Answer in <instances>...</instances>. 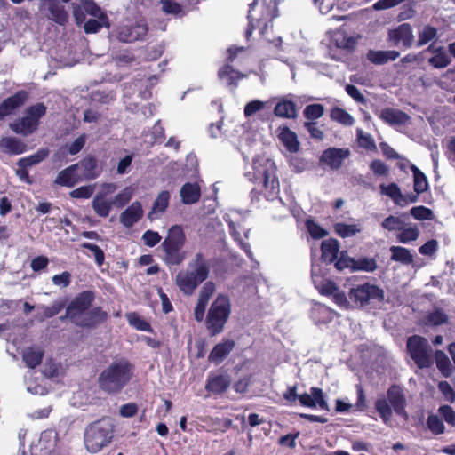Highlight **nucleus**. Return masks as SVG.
<instances>
[{
    "label": "nucleus",
    "mask_w": 455,
    "mask_h": 455,
    "mask_svg": "<svg viewBox=\"0 0 455 455\" xmlns=\"http://www.w3.org/2000/svg\"><path fill=\"white\" fill-rule=\"evenodd\" d=\"M438 411L448 425L455 426V411L451 406L442 405L439 407Z\"/></svg>",
    "instance_id": "64"
},
{
    "label": "nucleus",
    "mask_w": 455,
    "mask_h": 455,
    "mask_svg": "<svg viewBox=\"0 0 455 455\" xmlns=\"http://www.w3.org/2000/svg\"><path fill=\"white\" fill-rule=\"evenodd\" d=\"M116 189L115 183H103L100 186V190L92 201V207L99 217L106 218L109 215L113 207L112 195Z\"/></svg>",
    "instance_id": "13"
},
{
    "label": "nucleus",
    "mask_w": 455,
    "mask_h": 455,
    "mask_svg": "<svg viewBox=\"0 0 455 455\" xmlns=\"http://www.w3.org/2000/svg\"><path fill=\"white\" fill-rule=\"evenodd\" d=\"M218 76L220 80L225 81L228 86H232L233 90H235L238 85V80L243 78L245 76L234 69V68L228 63L219 69Z\"/></svg>",
    "instance_id": "30"
},
{
    "label": "nucleus",
    "mask_w": 455,
    "mask_h": 455,
    "mask_svg": "<svg viewBox=\"0 0 455 455\" xmlns=\"http://www.w3.org/2000/svg\"><path fill=\"white\" fill-rule=\"evenodd\" d=\"M235 343L233 339H224L221 342L216 344L212 349L208 360L215 365L220 364L233 351Z\"/></svg>",
    "instance_id": "22"
},
{
    "label": "nucleus",
    "mask_w": 455,
    "mask_h": 455,
    "mask_svg": "<svg viewBox=\"0 0 455 455\" xmlns=\"http://www.w3.org/2000/svg\"><path fill=\"white\" fill-rule=\"evenodd\" d=\"M410 212L411 215L417 220H431L434 219L433 211L423 205L414 206Z\"/></svg>",
    "instance_id": "52"
},
{
    "label": "nucleus",
    "mask_w": 455,
    "mask_h": 455,
    "mask_svg": "<svg viewBox=\"0 0 455 455\" xmlns=\"http://www.w3.org/2000/svg\"><path fill=\"white\" fill-rule=\"evenodd\" d=\"M437 29L430 25H426L421 31L419 32V39L416 45L421 47L429 42L436 39Z\"/></svg>",
    "instance_id": "46"
},
{
    "label": "nucleus",
    "mask_w": 455,
    "mask_h": 455,
    "mask_svg": "<svg viewBox=\"0 0 455 455\" xmlns=\"http://www.w3.org/2000/svg\"><path fill=\"white\" fill-rule=\"evenodd\" d=\"M254 183L260 187L253 188L251 192L252 200H259L263 195L267 201H274L280 193L279 180L276 176V167L273 162L267 160L260 167L254 166Z\"/></svg>",
    "instance_id": "7"
},
{
    "label": "nucleus",
    "mask_w": 455,
    "mask_h": 455,
    "mask_svg": "<svg viewBox=\"0 0 455 455\" xmlns=\"http://www.w3.org/2000/svg\"><path fill=\"white\" fill-rule=\"evenodd\" d=\"M141 239L145 245L148 247H154L160 243L162 237L156 231L147 230L142 235Z\"/></svg>",
    "instance_id": "62"
},
{
    "label": "nucleus",
    "mask_w": 455,
    "mask_h": 455,
    "mask_svg": "<svg viewBox=\"0 0 455 455\" xmlns=\"http://www.w3.org/2000/svg\"><path fill=\"white\" fill-rule=\"evenodd\" d=\"M115 426L110 419L103 418L89 424L84 435L85 449L90 453H97L113 440Z\"/></svg>",
    "instance_id": "8"
},
{
    "label": "nucleus",
    "mask_w": 455,
    "mask_h": 455,
    "mask_svg": "<svg viewBox=\"0 0 455 455\" xmlns=\"http://www.w3.org/2000/svg\"><path fill=\"white\" fill-rule=\"evenodd\" d=\"M391 260L400 262L405 265L413 262V256L410 250L402 246H391Z\"/></svg>",
    "instance_id": "39"
},
{
    "label": "nucleus",
    "mask_w": 455,
    "mask_h": 455,
    "mask_svg": "<svg viewBox=\"0 0 455 455\" xmlns=\"http://www.w3.org/2000/svg\"><path fill=\"white\" fill-rule=\"evenodd\" d=\"M47 10V20L60 25L66 26L68 22V12L60 0H46L42 5Z\"/></svg>",
    "instance_id": "17"
},
{
    "label": "nucleus",
    "mask_w": 455,
    "mask_h": 455,
    "mask_svg": "<svg viewBox=\"0 0 455 455\" xmlns=\"http://www.w3.org/2000/svg\"><path fill=\"white\" fill-rule=\"evenodd\" d=\"M109 28V20L108 15H101L100 19H89L84 22V30L86 34L97 33L102 28Z\"/></svg>",
    "instance_id": "41"
},
{
    "label": "nucleus",
    "mask_w": 455,
    "mask_h": 455,
    "mask_svg": "<svg viewBox=\"0 0 455 455\" xmlns=\"http://www.w3.org/2000/svg\"><path fill=\"white\" fill-rule=\"evenodd\" d=\"M410 169L413 174V188L417 194H422L428 188L427 176L415 165L411 164Z\"/></svg>",
    "instance_id": "37"
},
{
    "label": "nucleus",
    "mask_w": 455,
    "mask_h": 455,
    "mask_svg": "<svg viewBox=\"0 0 455 455\" xmlns=\"http://www.w3.org/2000/svg\"><path fill=\"white\" fill-rule=\"evenodd\" d=\"M214 292L215 284L213 282H206L203 285L199 292V297L196 305L194 308V317L196 322L200 323L204 320L209 300Z\"/></svg>",
    "instance_id": "18"
},
{
    "label": "nucleus",
    "mask_w": 455,
    "mask_h": 455,
    "mask_svg": "<svg viewBox=\"0 0 455 455\" xmlns=\"http://www.w3.org/2000/svg\"><path fill=\"white\" fill-rule=\"evenodd\" d=\"M406 395L401 386L393 384L387 390V395H379L374 402V408L382 422L389 426L393 411L404 420L409 419L406 411Z\"/></svg>",
    "instance_id": "3"
},
{
    "label": "nucleus",
    "mask_w": 455,
    "mask_h": 455,
    "mask_svg": "<svg viewBox=\"0 0 455 455\" xmlns=\"http://www.w3.org/2000/svg\"><path fill=\"white\" fill-rule=\"evenodd\" d=\"M427 320L428 323L435 326H438L447 323L448 316L442 310L436 309L428 314V315L427 316Z\"/></svg>",
    "instance_id": "60"
},
{
    "label": "nucleus",
    "mask_w": 455,
    "mask_h": 455,
    "mask_svg": "<svg viewBox=\"0 0 455 455\" xmlns=\"http://www.w3.org/2000/svg\"><path fill=\"white\" fill-rule=\"evenodd\" d=\"M335 232L342 238L350 237L360 232V229L355 224H346L339 222L334 225Z\"/></svg>",
    "instance_id": "49"
},
{
    "label": "nucleus",
    "mask_w": 455,
    "mask_h": 455,
    "mask_svg": "<svg viewBox=\"0 0 455 455\" xmlns=\"http://www.w3.org/2000/svg\"><path fill=\"white\" fill-rule=\"evenodd\" d=\"M135 365L126 357L111 362L99 375L100 388L108 394L116 395L134 377Z\"/></svg>",
    "instance_id": "2"
},
{
    "label": "nucleus",
    "mask_w": 455,
    "mask_h": 455,
    "mask_svg": "<svg viewBox=\"0 0 455 455\" xmlns=\"http://www.w3.org/2000/svg\"><path fill=\"white\" fill-rule=\"evenodd\" d=\"M210 270L209 261L202 252H197L189 261L188 269L177 274L176 284L183 294L190 296L209 277Z\"/></svg>",
    "instance_id": "4"
},
{
    "label": "nucleus",
    "mask_w": 455,
    "mask_h": 455,
    "mask_svg": "<svg viewBox=\"0 0 455 455\" xmlns=\"http://www.w3.org/2000/svg\"><path fill=\"white\" fill-rule=\"evenodd\" d=\"M401 230V233L397 235V239L402 243H408L415 241L419 235V231L417 227H410L407 228H403Z\"/></svg>",
    "instance_id": "54"
},
{
    "label": "nucleus",
    "mask_w": 455,
    "mask_h": 455,
    "mask_svg": "<svg viewBox=\"0 0 455 455\" xmlns=\"http://www.w3.org/2000/svg\"><path fill=\"white\" fill-rule=\"evenodd\" d=\"M29 94L25 90H20L13 95L4 99L0 103V120L14 113V111L22 107L28 100Z\"/></svg>",
    "instance_id": "16"
},
{
    "label": "nucleus",
    "mask_w": 455,
    "mask_h": 455,
    "mask_svg": "<svg viewBox=\"0 0 455 455\" xmlns=\"http://www.w3.org/2000/svg\"><path fill=\"white\" fill-rule=\"evenodd\" d=\"M81 246L84 249L89 250L92 253L95 262L99 267H101L104 264L105 254L103 250L100 246L90 243H83Z\"/></svg>",
    "instance_id": "56"
},
{
    "label": "nucleus",
    "mask_w": 455,
    "mask_h": 455,
    "mask_svg": "<svg viewBox=\"0 0 455 455\" xmlns=\"http://www.w3.org/2000/svg\"><path fill=\"white\" fill-rule=\"evenodd\" d=\"M50 150L47 148H39L35 154L22 157L18 160L19 167H31L44 161L49 156Z\"/></svg>",
    "instance_id": "36"
},
{
    "label": "nucleus",
    "mask_w": 455,
    "mask_h": 455,
    "mask_svg": "<svg viewBox=\"0 0 455 455\" xmlns=\"http://www.w3.org/2000/svg\"><path fill=\"white\" fill-rule=\"evenodd\" d=\"M427 428L432 434L438 435L444 433L445 427L443 420L435 414H430L427 419Z\"/></svg>",
    "instance_id": "51"
},
{
    "label": "nucleus",
    "mask_w": 455,
    "mask_h": 455,
    "mask_svg": "<svg viewBox=\"0 0 455 455\" xmlns=\"http://www.w3.org/2000/svg\"><path fill=\"white\" fill-rule=\"evenodd\" d=\"M350 150L347 148H329L323 151L320 162L331 170H339L345 159L350 156Z\"/></svg>",
    "instance_id": "14"
},
{
    "label": "nucleus",
    "mask_w": 455,
    "mask_h": 455,
    "mask_svg": "<svg viewBox=\"0 0 455 455\" xmlns=\"http://www.w3.org/2000/svg\"><path fill=\"white\" fill-rule=\"evenodd\" d=\"M170 202V193L167 190L161 191L156 196L153 203L151 211L148 214V218L150 220H154L157 218L158 213L165 212Z\"/></svg>",
    "instance_id": "34"
},
{
    "label": "nucleus",
    "mask_w": 455,
    "mask_h": 455,
    "mask_svg": "<svg viewBox=\"0 0 455 455\" xmlns=\"http://www.w3.org/2000/svg\"><path fill=\"white\" fill-rule=\"evenodd\" d=\"M379 117L386 124L389 125H404L407 124L410 120L411 116L405 113L404 111L398 109V108H383Z\"/></svg>",
    "instance_id": "23"
},
{
    "label": "nucleus",
    "mask_w": 455,
    "mask_h": 455,
    "mask_svg": "<svg viewBox=\"0 0 455 455\" xmlns=\"http://www.w3.org/2000/svg\"><path fill=\"white\" fill-rule=\"evenodd\" d=\"M185 243L186 235L182 227L172 226L160 245L161 259L166 266L177 267L183 263L187 258V252L184 250Z\"/></svg>",
    "instance_id": "6"
},
{
    "label": "nucleus",
    "mask_w": 455,
    "mask_h": 455,
    "mask_svg": "<svg viewBox=\"0 0 455 455\" xmlns=\"http://www.w3.org/2000/svg\"><path fill=\"white\" fill-rule=\"evenodd\" d=\"M307 229L313 239H321L328 235L322 226L316 223L314 220L308 219L305 222Z\"/></svg>",
    "instance_id": "50"
},
{
    "label": "nucleus",
    "mask_w": 455,
    "mask_h": 455,
    "mask_svg": "<svg viewBox=\"0 0 455 455\" xmlns=\"http://www.w3.org/2000/svg\"><path fill=\"white\" fill-rule=\"evenodd\" d=\"M162 11L165 14L178 15L182 12V6L174 0H161Z\"/></svg>",
    "instance_id": "59"
},
{
    "label": "nucleus",
    "mask_w": 455,
    "mask_h": 455,
    "mask_svg": "<svg viewBox=\"0 0 455 455\" xmlns=\"http://www.w3.org/2000/svg\"><path fill=\"white\" fill-rule=\"evenodd\" d=\"M388 36L395 45H398L402 43L403 46L408 49L413 44L414 36L412 34L411 26L409 23H403L396 28L390 30Z\"/></svg>",
    "instance_id": "20"
},
{
    "label": "nucleus",
    "mask_w": 455,
    "mask_h": 455,
    "mask_svg": "<svg viewBox=\"0 0 455 455\" xmlns=\"http://www.w3.org/2000/svg\"><path fill=\"white\" fill-rule=\"evenodd\" d=\"M230 385L231 379L229 375L210 373L206 380L205 389L213 395H222Z\"/></svg>",
    "instance_id": "21"
},
{
    "label": "nucleus",
    "mask_w": 455,
    "mask_h": 455,
    "mask_svg": "<svg viewBox=\"0 0 455 455\" xmlns=\"http://www.w3.org/2000/svg\"><path fill=\"white\" fill-rule=\"evenodd\" d=\"M132 196V191L130 188H125L120 193L112 197L113 206H116L118 209L123 208L126 205Z\"/></svg>",
    "instance_id": "53"
},
{
    "label": "nucleus",
    "mask_w": 455,
    "mask_h": 455,
    "mask_svg": "<svg viewBox=\"0 0 455 455\" xmlns=\"http://www.w3.org/2000/svg\"><path fill=\"white\" fill-rule=\"evenodd\" d=\"M77 170L78 164H73L69 165L58 173L54 182L62 187L73 188L82 180V177L77 172Z\"/></svg>",
    "instance_id": "25"
},
{
    "label": "nucleus",
    "mask_w": 455,
    "mask_h": 455,
    "mask_svg": "<svg viewBox=\"0 0 455 455\" xmlns=\"http://www.w3.org/2000/svg\"><path fill=\"white\" fill-rule=\"evenodd\" d=\"M406 347L411 358L419 369L432 366V348L426 338L412 335L407 339Z\"/></svg>",
    "instance_id": "11"
},
{
    "label": "nucleus",
    "mask_w": 455,
    "mask_h": 455,
    "mask_svg": "<svg viewBox=\"0 0 455 455\" xmlns=\"http://www.w3.org/2000/svg\"><path fill=\"white\" fill-rule=\"evenodd\" d=\"M357 140L359 145L367 150L376 149V145L372 137L370 134H363L362 130L357 131Z\"/></svg>",
    "instance_id": "63"
},
{
    "label": "nucleus",
    "mask_w": 455,
    "mask_h": 455,
    "mask_svg": "<svg viewBox=\"0 0 455 455\" xmlns=\"http://www.w3.org/2000/svg\"><path fill=\"white\" fill-rule=\"evenodd\" d=\"M377 262L373 258H359L357 259H354L353 262V271H366V272H373L377 268Z\"/></svg>",
    "instance_id": "47"
},
{
    "label": "nucleus",
    "mask_w": 455,
    "mask_h": 455,
    "mask_svg": "<svg viewBox=\"0 0 455 455\" xmlns=\"http://www.w3.org/2000/svg\"><path fill=\"white\" fill-rule=\"evenodd\" d=\"M143 216L141 204L138 201L133 202L121 214L120 222L126 228L132 227Z\"/></svg>",
    "instance_id": "26"
},
{
    "label": "nucleus",
    "mask_w": 455,
    "mask_h": 455,
    "mask_svg": "<svg viewBox=\"0 0 455 455\" xmlns=\"http://www.w3.org/2000/svg\"><path fill=\"white\" fill-rule=\"evenodd\" d=\"M44 355V352L43 349L30 347L23 351L22 359L27 367L35 369L42 363Z\"/></svg>",
    "instance_id": "35"
},
{
    "label": "nucleus",
    "mask_w": 455,
    "mask_h": 455,
    "mask_svg": "<svg viewBox=\"0 0 455 455\" xmlns=\"http://www.w3.org/2000/svg\"><path fill=\"white\" fill-rule=\"evenodd\" d=\"M146 22L140 21L131 26L121 27L117 32V39L124 43H133L143 39L148 34Z\"/></svg>",
    "instance_id": "15"
},
{
    "label": "nucleus",
    "mask_w": 455,
    "mask_h": 455,
    "mask_svg": "<svg viewBox=\"0 0 455 455\" xmlns=\"http://www.w3.org/2000/svg\"><path fill=\"white\" fill-rule=\"evenodd\" d=\"M47 108L42 102L31 105L26 110V115L39 124V119L45 116Z\"/></svg>",
    "instance_id": "55"
},
{
    "label": "nucleus",
    "mask_w": 455,
    "mask_h": 455,
    "mask_svg": "<svg viewBox=\"0 0 455 455\" xmlns=\"http://www.w3.org/2000/svg\"><path fill=\"white\" fill-rule=\"evenodd\" d=\"M126 319L130 326L137 331L154 332L151 324L136 312L126 314Z\"/></svg>",
    "instance_id": "38"
},
{
    "label": "nucleus",
    "mask_w": 455,
    "mask_h": 455,
    "mask_svg": "<svg viewBox=\"0 0 455 455\" xmlns=\"http://www.w3.org/2000/svg\"><path fill=\"white\" fill-rule=\"evenodd\" d=\"M323 114L324 106L320 103L309 104L303 110V116L309 120L308 122H314V120L322 117Z\"/></svg>",
    "instance_id": "48"
},
{
    "label": "nucleus",
    "mask_w": 455,
    "mask_h": 455,
    "mask_svg": "<svg viewBox=\"0 0 455 455\" xmlns=\"http://www.w3.org/2000/svg\"><path fill=\"white\" fill-rule=\"evenodd\" d=\"M277 16L278 7L275 1L253 0L249 4L247 15L249 23L245 30L246 39L249 40L252 32L256 29L259 30L261 36H264L267 31L268 26Z\"/></svg>",
    "instance_id": "5"
},
{
    "label": "nucleus",
    "mask_w": 455,
    "mask_h": 455,
    "mask_svg": "<svg viewBox=\"0 0 455 455\" xmlns=\"http://www.w3.org/2000/svg\"><path fill=\"white\" fill-rule=\"evenodd\" d=\"M278 138L286 149L291 153H297L299 150V141L295 132L287 126L280 127Z\"/></svg>",
    "instance_id": "29"
},
{
    "label": "nucleus",
    "mask_w": 455,
    "mask_h": 455,
    "mask_svg": "<svg viewBox=\"0 0 455 455\" xmlns=\"http://www.w3.org/2000/svg\"><path fill=\"white\" fill-rule=\"evenodd\" d=\"M0 148L9 155H20L27 151L28 146L16 137H3L0 140Z\"/></svg>",
    "instance_id": "27"
},
{
    "label": "nucleus",
    "mask_w": 455,
    "mask_h": 455,
    "mask_svg": "<svg viewBox=\"0 0 455 455\" xmlns=\"http://www.w3.org/2000/svg\"><path fill=\"white\" fill-rule=\"evenodd\" d=\"M231 314L229 298L222 293L217 295L211 304L205 317V326L211 337H214L224 331Z\"/></svg>",
    "instance_id": "9"
},
{
    "label": "nucleus",
    "mask_w": 455,
    "mask_h": 455,
    "mask_svg": "<svg viewBox=\"0 0 455 455\" xmlns=\"http://www.w3.org/2000/svg\"><path fill=\"white\" fill-rule=\"evenodd\" d=\"M76 164H78V169L80 168L82 170V174H80L82 180H94L101 172V169L99 167L96 157L92 155L84 157Z\"/></svg>",
    "instance_id": "24"
},
{
    "label": "nucleus",
    "mask_w": 455,
    "mask_h": 455,
    "mask_svg": "<svg viewBox=\"0 0 455 455\" xmlns=\"http://www.w3.org/2000/svg\"><path fill=\"white\" fill-rule=\"evenodd\" d=\"M321 259L326 264L333 263L337 259L339 252V242L334 238L323 241L321 244Z\"/></svg>",
    "instance_id": "28"
},
{
    "label": "nucleus",
    "mask_w": 455,
    "mask_h": 455,
    "mask_svg": "<svg viewBox=\"0 0 455 455\" xmlns=\"http://www.w3.org/2000/svg\"><path fill=\"white\" fill-rule=\"evenodd\" d=\"M94 300V291H81L66 307V313L60 317V321L68 319L76 326L84 329L97 328L108 319V314L100 306L91 308Z\"/></svg>",
    "instance_id": "1"
},
{
    "label": "nucleus",
    "mask_w": 455,
    "mask_h": 455,
    "mask_svg": "<svg viewBox=\"0 0 455 455\" xmlns=\"http://www.w3.org/2000/svg\"><path fill=\"white\" fill-rule=\"evenodd\" d=\"M348 298L353 308H359L367 306L371 300L383 302L385 291L375 284L365 283L351 288L348 291Z\"/></svg>",
    "instance_id": "12"
},
{
    "label": "nucleus",
    "mask_w": 455,
    "mask_h": 455,
    "mask_svg": "<svg viewBox=\"0 0 455 455\" xmlns=\"http://www.w3.org/2000/svg\"><path fill=\"white\" fill-rule=\"evenodd\" d=\"M310 394L303 393L297 394V385L289 386L286 391L283 394L284 400L290 403H296L299 400L300 405L307 408H316L317 406L323 411H329L328 403L324 397L322 388L312 387H310Z\"/></svg>",
    "instance_id": "10"
},
{
    "label": "nucleus",
    "mask_w": 455,
    "mask_h": 455,
    "mask_svg": "<svg viewBox=\"0 0 455 455\" xmlns=\"http://www.w3.org/2000/svg\"><path fill=\"white\" fill-rule=\"evenodd\" d=\"M38 123H36L31 117L26 115L12 124L11 128L14 132L18 134L28 136L36 132L38 128Z\"/></svg>",
    "instance_id": "31"
},
{
    "label": "nucleus",
    "mask_w": 455,
    "mask_h": 455,
    "mask_svg": "<svg viewBox=\"0 0 455 455\" xmlns=\"http://www.w3.org/2000/svg\"><path fill=\"white\" fill-rule=\"evenodd\" d=\"M181 201L186 204H192L199 201L201 189L196 183H185L180 188Z\"/></svg>",
    "instance_id": "32"
},
{
    "label": "nucleus",
    "mask_w": 455,
    "mask_h": 455,
    "mask_svg": "<svg viewBox=\"0 0 455 455\" xmlns=\"http://www.w3.org/2000/svg\"><path fill=\"white\" fill-rule=\"evenodd\" d=\"M65 307L64 301H55L52 306H40L39 310L42 311L41 315L38 317L40 321L52 318L57 315Z\"/></svg>",
    "instance_id": "44"
},
{
    "label": "nucleus",
    "mask_w": 455,
    "mask_h": 455,
    "mask_svg": "<svg viewBox=\"0 0 455 455\" xmlns=\"http://www.w3.org/2000/svg\"><path fill=\"white\" fill-rule=\"evenodd\" d=\"M435 362L437 369L446 378L450 377L452 372L451 364L450 359L446 354L442 350H436L435 352Z\"/></svg>",
    "instance_id": "40"
},
{
    "label": "nucleus",
    "mask_w": 455,
    "mask_h": 455,
    "mask_svg": "<svg viewBox=\"0 0 455 455\" xmlns=\"http://www.w3.org/2000/svg\"><path fill=\"white\" fill-rule=\"evenodd\" d=\"M380 193L390 197L395 204H401V200H403V194L399 188V186L391 182L387 185L380 184L379 186Z\"/></svg>",
    "instance_id": "43"
},
{
    "label": "nucleus",
    "mask_w": 455,
    "mask_h": 455,
    "mask_svg": "<svg viewBox=\"0 0 455 455\" xmlns=\"http://www.w3.org/2000/svg\"><path fill=\"white\" fill-rule=\"evenodd\" d=\"M320 267L313 266L311 279L315 288L323 296H331L338 289V285L331 280L323 278Z\"/></svg>",
    "instance_id": "19"
},
{
    "label": "nucleus",
    "mask_w": 455,
    "mask_h": 455,
    "mask_svg": "<svg viewBox=\"0 0 455 455\" xmlns=\"http://www.w3.org/2000/svg\"><path fill=\"white\" fill-rule=\"evenodd\" d=\"M403 225V221L399 217L393 215L387 217L381 223L382 228L388 231L401 230Z\"/></svg>",
    "instance_id": "57"
},
{
    "label": "nucleus",
    "mask_w": 455,
    "mask_h": 455,
    "mask_svg": "<svg viewBox=\"0 0 455 455\" xmlns=\"http://www.w3.org/2000/svg\"><path fill=\"white\" fill-rule=\"evenodd\" d=\"M332 299L335 304H337L339 307L348 310L353 309L352 303L348 298V294L346 295L345 292L340 291L339 288L331 295Z\"/></svg>",
    "instance_id": "58"
},
{
    "label": "nucleus",
    "mask_w": 455,
    "mask_h": 455,
    "mask_svg": "<svg viewBox=\"0 0 455 455\" xmlns=\"http://www.w3.org/2000/svg\"><path fill=\"white\" fill-rule=\"evenodd\" d=\"M274 114L282 118H295L297 116L296 104L292 100L283 98L276 103Z\"/></svg>",
    "instance_id": "33"
},
{
    "label": "nucleus",
    "mask_w": 455,
    "mask_h": 455,
    "mask_svg": "<svg viewBox=\"0 0 455 455\" xmlns=\"http://www.w3.org/2000/svg\"><path fill=\"white\" fill-rule=\"evenodd\" d=\"M451 60L443 47L435 51V55L429 58L428 63L435 68H443L450 64Z\"/></svg>",
    "instance_id": "45"
},
{
    "label": "nucleus",
    "mask_w": 455,
    "mask_h": 455,
    "mask_svg": "<svg viewBox=\"0 0 455 455\" xmlns=\"http://www.w3.org/2000/svg\"><path fill=\"white\" fill-rule=\"evenodd\" d=\"M330 116L331 120L345 126H351L355 123L354 117L345 109L339 107H334L331 108Z\"/></svg>",
    "instance_id": "42"
},
{
    "label": "nucleus",
    "mask_w": 455,
    "mask_h": 455,
    "mask_svg": "<svg viewBox=\"0 0 455 455\" xmlns=\"http://www.w3.org/2000/svg\"><path fill=\"white\" fill-rule=\"evenodd\" d=\"M94 192L93 186L86 185L79 187L70 192V196L72 198H83V199H88L90 198Z\"/></svg>",
    "instance_id": "61"
}]
</instances>
